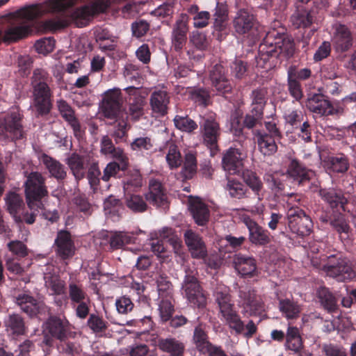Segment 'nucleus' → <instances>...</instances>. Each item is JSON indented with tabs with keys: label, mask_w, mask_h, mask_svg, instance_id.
I'll return each mask as SVG.
<instances>
[{
	"label": "nucleus",
	"mask_w": 356,
	"mask_h": 356,
	"mask_svg": "<svg viewBox=\"0 0 356 356\" xmlns=\"http://www.w3.org/2000/svg\"><path fill=\"white\" fill-rule=\"evenodd\" d=\"M232 264L237 273L241 276H253L257 270L254 259L241 253L234 254Z\"/></svg>",
	"instance_id": "4be33fe9"
},
{
	"label": "nucleus",
	"mask_w": 356,
	"mask_h": 356,
	"mask_svg": "<svg viewBox=\"0 0 356 356\" xmlns=\"http://www.w3.org/2000/svg\"><path fill=\"white\" fill-rule=\"evenodd\" d=\"M132 241L133 237L131 235L125 232H118L111 234L109 243L112 249H120L124 245L131 243Z\"/></svg>",
	"instance_id": "3c124183"
},
{
	"label": "nucleus",
	"mask_w": 356,
	"mask_h": 356,
	"mask_svg": "<svg viewBox=\"0 0 356 356\" xmlns=\"http://www.w3.org/2000/svg\"><path fill=\"white\" fill-rule=\"evenodd\" d=\"M40 159L51 177L58 181H61L66 178L67 171L65 167L60 161L46 154H43Z\"/></svg>",
	"instance_id": "c756f323"
},
{
	"label": "nucleus",
	"mask_w": 356,
	"mask_h": 356,
	"mask_svg": "<svg viewBox=\"0 0 356 356\" xmlns=\"http://www.w3.org/2000/svg\"><path fill=\"white\" fill-rule=\"evenodd\" d=\"M216 302L218 303L220 314L229 327L236 334H241L244 329V324L234 309L231 296L225 286L219 287L215 292Z\"/></svg>",
	"instance_id": "20e7f679"
},
{
	"label": "nucleus",
	"mask_w": 356,
	"mask_h": 356,
	"mask_svg": "<svg viewBox=\"0 0 356 356\" xmlns=\"http://www.w3.org/2000/svg\"><path fill=\"white\" fill-rule=\"evenodd\" d=\"M244 222L248 229L249 239L252 243L264 245L270 242V234L268 230L249 218H245Z\"/></svg>",
	"instance_id": "aec40b11"
},
{
	"label": "nucleus",
	"mask_w": 356,
	"mask_h": 356,
	"mask_svg": "<svg viewBox=\"0 0 356 356\" xmlns=\"http://www.w3.org/2000/svg\"><path fill=\"white\" fill-rule=\"evenodd\" d=\"M286 175L294 181L302 184L309 181L314 176V172L306 168L297 160L293 159L288 165Z\"/></svg>",
	"instance_id": "b1692460"
},
{
	"label": "nucleus",
	"mask_w": 356,
	"mask_h": 356,
	"mask_svg": "<svg viewBox=\"0 0 356 356\" xmlns=\"http://www.w3.org/2000/svg\"><path fill=\"white\" fill-rule=\"evenodd\" d=\"M243 154L239 149L229 148L222 157V167L230 174L240 172L243 166Z\"/></svg>",
	"instance_id": "5701e85b"
},
{
	"label": "nucleus",
	"mask_w": 356,
	"mask_h": 356,
	"mask_svg": "<svg viewBox=\"0 0 356 356\" xmlns=\"http://www.w3.org/2000/svg\"><path fill=\"white\" fill-rule=\"evenodd\" d=\"M314 17V11L298 10L291 16V22L296 28H305L313 23Z\"/></svg>",
	"instance_id": "37998d69"
},
{
	"label": "nucleus",
	"mask_w": 356,
	"mask_h": 356,
	"mask_svg": "<svg viewBox=\"0 0 356 356\" xmlns=\"http://www.w3.org/2000/svg\"><path fill=\"white\" fill-rule=\"evenodd\" d=\"M325 163L328 169L335 172H345L349 167L348 158L343 154L328 156Z\"/></svg>",
	"instance_id": "79ce46f5"
},
{
	"label": "nucleus",
	"mask_w": 356,
	"mask_h": 356,
	"mask_svg": "<svg viewBox=\"0 0 356 356\" xmlns=\"http://www.w3.org/2000/svg\"><path fill=\"white\" fill-rule=\"evenodd\" d=\"M240 302L244 309L251 315H257L264 311V305L261 298L250 288H241L238 291Z\"/></svg>",
	"instance_id": "f8f14e48"
},
{
	"label": "nucleus",
	"mask_w": 356,
	"mask_h": 356,
	"mask_svg": "<svg viewBox=\"0 0 356 356\" xmlns=\"http://www.w3.org/2000/svg\"><path fill=\"white\" fill-rule=\"evenodd\" d=\"M7 248L17 258H24L29 254L26 245L21 241H11L7 244Z\"/></svg>",
	"instance_id": "680f3d73"
},
{
	"label": "nucleus",
	"mask_w": 356,
	"mask_h": 356,
	"mask_svg": "<svg viewBox=\"0 0 356 356\" xmlns=\"http://www.w3.org/2000/svg\"><path fill=\"white\" fill-rule=\"evenodd\" d=\"M209 76L212 86L218 92L225 94L232 90V85L225 75V69L222 65H214L210 71Z\"/></svg>",
	"instance_id": "412c9836"
},
{
	"label": "nucleus",
	"mask_w": 356,
	"mask_h": 356,
	"mask_svg": "<svg viewBox=\"0 0 356 356\" xmlns=\"http://www.w3.org/2000/svg\"><path fill=\"white\" fill-rule=\"evenodd\" d=\"M102 110L105 118L122 121L128 118L127 113L122 108V97L119 88H113L104 92L102 103Z\"/></svg>",
	"instance_id": "39448f33"
},
{
	"label": "nucleus",
	"mask_w": 356,
	"mask_h": 356,
	"mask_svg": "<svg viewBox=\"0 0 356 356\" xmlns=\"http://www.w3.org/2000/svg\"><path fill=\"white\" fill-rule=\"evenodd\" d=\"M174 124L177 129L188 133H191L197 128V124L188 116L176 115Z\"/></svg>",
	"instance_id": "5fc2aeb1"
},
{
	"label": "nucleus",
	"mask_w": 356,
	"mask_h": 356,
	"mask_svg": "<svg viewBox=\"0 0 356 356\" xmlns=\"http://www.w3.org/2000/svg\"><path fill=\"white\" fill-rule=\"evenodd\" d=\"M275 46L277 47V56L280 54H284L287 56H291L293 54V42L285 35H283L282 38H278Z\"/></svg>",
	"instance_id": "052dcab7"
},
{
	"label": "nucleus",
	"mask_w": 356,
	"mask_h": 356,
	"mask_svg": "<svg viewBox=\"0 0 356 356\" xmlns=\"http://www.w3.org/2000/svg\"><path fill=\"white\" fill-rule=\"evenodd\" d=\"M156 346L159 350L170 356H184L185 352L184 343L174 337L159 338Z\"/></svg>",
	"instance_id": "cd10ccee"
},
{
	"label": "nucleus",
	"mask_w": 356,
	"mask_h": 356,
	"mask_svg": "<svg viewBox=\"0 0 356 356\" xmlns=\"http://www.w3.org/2000/svg\"><path fill=\"white\" fill-rule=\"evenodd\" d=\"M159 298L172 297V288L167 276L159 275L156 278Z\"/></svg>",
	"instance_id": "13d9d810"
},
{
	"label": "nucleus",
	"mask_w": 356,
	"mask_h": 356,
	"mask_svg": "<svg viewBox=\"0 0 356 356\" xmlns=\"http://www.w3.org/2000/svg\"><path fill=\"white\" fill-rule=\"evenodd\" d=\"M318 297L325 309L330 312L337 310V300L327 289L321 288L318 291Z\"/></svg>",
	"instance_id": "49530a36"
},
{
	"label": "nucleus",
	"mask_w": 356,
	"mask_h": 356,
	"mask_svg": "<svg viewBox=\"0 0 356 356\" xmlns=\"http://www.w3.org/2000/svg\"><path fill=\"white\" fill-rule=\"evenodd\" d=\"M188 17L186 14H181L173 24L171 42L172 47L176 51H180L184 47L188 31Z\"/></svg>",
	"instance_id": "ddd939ff"
},
{
	"label": "nucleus",
	"mask_w": 356,
	"mask_h": 356,
	"mask_svg": "<svg viewBox=\"0 0 356 356\" xmlns=\"http://www.w3.org/2000/svg\"><path fill=\"white\" fill-rule=\"evenodd\" d=\"M130 146L133 151L140 153L151 151L154 147L152 139L147 136L135 138Z\"/></svg>",
	"instance_id": "4d7b16f0"
},
{
	"label": "nucleus",
	"mask_w": 356,
	"mask_h": 356,
	"mask_svg": "<svg viewBox=\"0 0 356 356\" xmlns=\"http://www.w3.org/2000/svg\"><path fill=\"white\" fill-rule=\"evenodd\" d=\"M55 250L63 259L72 257L75 253L74 244L70 234L67 231H60L55 239Z\"/></svg>",
	"instance_id": "f3484780"
},
{
	"label": "nucleus",
	"mask_w": 356,
	"mask_h": 356,
	"mask_svg": "<svg viewBox=\"0 0 356 356\" xmlns=\"http://www.w3.org/2000/svg\"><path fill=\"white\" fill-rule=\"evenodd\" d=\"M200 124L204 143L211 149L216 148L220 129L215 116L210 115L203 117Z\"/></svg>",
	"instance_id": "9b49d317"
},
{
	"label": "nucleus",
	"mask_w": 356,
	"mask_h": 356,
	"mask_svg": "<svg viewBox=\"0 0 356 356\" xmlns=\"http://www.w3.org/2000/svg\"><path fill=\"white\" fill-rule=\"evenodd\" d=\"M253 134L257 140L259 149L264 155H272L276 152L277 146V139L268 136L266 133H263L259 130L253 131Z\"/></svg>",
	"instance_id": "f704fd0d"
},
{
	"label": "nucleus",
	"mask_w": 356,
	"mask_h": 356,
	"mask_svg": "<svg viewBox=\"0 0 356 356\" xmlns=\"http://www.w3.org/2000/svg\"><path fill=\"white\" fill-rule=\"evenodd\" d=\"M193 342L196 349L204 355H205V351L212 345L209 340L207 332L202 325L195 327L193 335Z\"/></svg>",
	"instance_id": "a19ab883"
},
{
	"label": "nucleus",
	"mask_w": 356,
	"mask_h": 356,
	"mask_svg": "<svg viewBox=\"0 0 356 356\" xmlns=\"http://www.w3.org/2000/svg\"><path fill=\"white\" fill-rule=\"evenodd\" d=\"M243 180L252 191L259 195L263 188V184L259 177L252 171H247L243 173Z\"/></svg>",
	"instance_id": "bf43d9fd"
},
{
	"label": "nucleus",
	"mask_w": 356,
	"mask_h": 356,
	"mask_svg": "<svg viewBox=\"0 0 356 356\" xmlns=\"http://www.w3.org/2000/svg\"><path fill=\"white\" fill-rule=\"evenodd\" d=\"M44 285L52 292V294L60 295L63 293L65 284L54 272L53 266H47L44 273Z\"/></svg>",
	"instance_id": "e433bc0d"
},
{
	"label": "nucleus",
	"mask_w": 356,
	"mask_h": 356,
	"mask_svg": "<svg viewBox=\"0 0 356 356\" xmlns=\"http://www.w3.org/2000/svg\"><path fill=\"white\" fill-rule=\"evenodd\" d=\"M6 331L13 335H24L26 331L25 322L22 316L18 314H8L3 321Z\"/></svg>",
	"instance_id": "72a5a7b5"
},
{
	"label": "nucleus",
	"mask_w": 356,
	"mask_h": 356,
	"mask_svg": "<svg viewBox=\"0 0 356 356\" xmlns=\"http://www.w3.org/2000/svg\"><path fill=\"white\" fill-rule=\"evenodd\" d=\"M43 343L51 346L53 339L63 341L66 337L67 323L56 316H50L42 325Z\"/></svg>",
	"instance_id": "1a4fd4ad"
},
{
	"label": "nucleus",
	"mask_w": 356,
	"mask_h": 356,
	"mask_svg": "<svg viewBox=\"0 0 356 356\" xmlns=\"http://www.w3.org/2000/svg\"><path fill=\"white\" fill-rule=\"evenodd\" d=\"M145 200L156 207H161L167 203V194L163 184L158 180L152 179L149 182V191L145 195Z\"/></svg>",
	"instance_id": "6ab92c4d"
},
{
	"label": "nucleus",
	"mask_w": 356,
	"mask_h": 356,
	"mask_svg": "<svg viewBox=\"0 0 356 356\" xmlns=\"http://www.w3.org/2000/svg\"><path fill=\"white\" fill-rule=\"evenodd\" d=\"M233 28L235 33L238 35H251L257 30V22L248 9H239L232 20Z\"/></svg>",
	"instance_id": "9d476101"
},
{
	"label": "nucleus",
	"mask_w": 356,
	"mask_h": 356,
	"mask_svg": "<svg viewBox=\"0 0 356 356\" xmlns=\"http://www.w3.org/2000/svg\"><path fill=\"white\" fill-rule=\"evenodd\" d=\"M228 10L227 6L223 3H217L216 12L213 15L215 20V26L219 29H222L224 23L227 19Z\"/></svg>",
	"instance_id": "69168bd1"
},
{
	"label": "nucleus",
	"mask_w": 356,
	"mask_h": 356,
	"mask_svg": "<svg viewBox=\"0 0 356 356\" xmlns=\"http://www.w3.org/2000/svg\"><path fill=\"white\" fill-rule=\"evenodd\" d=\"M191 211L195 222L200 226L207 223L209 218V211L205 204L195 200L191 204Z\"/></svg>",
	"instance_id": "58836bf2"
},
{
	"label": "nucleus",
	"mask_w": 356,
	"mask_h": 356,
	"mask_svg": "<svg viewBox=\"0 0 356 356\" xmlns=\"http://www.w3.org/2000/svg\"><path fill=\"white\" fill-rule=\"evenodd\" d=\"M88 327L95 333L102 332L107 329V323L99 316L92 314L88 320Z\"/></svg>",
	"instance_id": "338daca9"
},
{
	"label": "nucleus",
	"mask_w": 356,
	"mask_h": 356,
	"mask_svg": "<svg viewBox=\"0 0 356 356\" xmlns=\"http://www.w3.org/2000/svg\"><path fill=\"white\" fill-rule=\"evenodd\" d=\"M88 163L86 156L76 152L70 154L65 159V163L76 180L82 179L85 177Z\"/></svg>",
	"instance_id": "a878e982"
},
{
	"label": "nucleus",
	"mask_w": 356,
	"mask_h": 356,
	"mask_svg": "<svg viewBox=\"0 0 356 356\" xmlns=\"http://www.w3.org/2000/svg\"><path fill=\"white\" fill-rule=\"evenodd\" d=\"M76 1L48 0L18 10L3 31V42L14 43L26 38L32 32V22L47 13H60L41 23V27L44 31L54 32L67 27L70 20L74 21L77 26H83L90 17L104 12L109 6L108 0H95L90 5L76 8L70 16L67 15L65 11L74 6Z\"/></svg>",
	"instance_id": "f257e3e1"
},
{
	"label": "nucleus",
	"mask_w": 356,
	"mask_h": 356,
	"mask_svg": "<svg viewBox=\"0 0 356 356\" xmlns=\"http://www.w3.org/2000/svg\"><path fill=\"white\" fill-rule=\"evenodd\" d=\"M58 110L63 118L68 122L73 129L74 136L77 138L82 136L83 131L81 129L80 123L75 117L74 111L71 106L64 100L57 102Z\"/></svg>",
	"instance_id": "2f4dec72"
},
{
	"label": "nucleus",
	"mask_w": 356,
	"mask_h": 356,
	"mask_svg": "<svg viewBox=\"0 0 356 356\" xmlns=\"http://www.w3.org/2000/svg\"><path fill=\"white\" fill-rule=\"evenodd\" d=\"M333 44L337 51L348 50L353 44V38L348 29L344 25H339L333 40Z\"/></svg>",
	"instance_id": "473e14b6"
},
{
	"label": "nucleus",
	"mask_w": 356,
	"mask_h": 356,
	"mask_svg": "<svg viewBox=\"0 0 356 356\" xmlns=\"http://www.w3.org/2000/svg\"><path fill=\"white\" fill-rule=\"evenodd\" d=\"M129 102V113L134 120H138L143 114V108L145 104V99L132 100Z\"/></svg>",
	"instance_id": "e2e57ef3"
},
{
	"label": "nucleus",
	"mask_w": 356,
	"mask_h": 356,
	"mask_svg": "<svg viewBox=\"0 0 356 356\" xmlns=\"http://www.w3.org/2000/svg\"><path fill=\"white\" fill-rule=\"evenodd\" d=\"M286 349L296 353H300L303 349V343L298 328L289 326L286 333Z\"/></svg>",
	"instance_id": "4c0bfd02"
},
{
	"label": "nucleus",
	"mask_w": 356,
	"mask_h": 356,
	"mask_svg": "<svg viewBox=\"0 0 356 356\" xmlns=\"http://www.w3.org/2000/svg\"><path fill=\"white\" fill-rule=\"evenodd\" d=\"M284 33L275 30L270 31L267 33L264 42L259 46V52L266 60L268 57H277V47L275 43L278 42V38H282Z\"/></svg>",
	"instance_id": "bb28decb"
},
{
	"label": "nucleus",
	"mask_w": 356,
	"mask_h": 356,
	"mask_svg": "<svg viewBox=\"0 0 356 356\" xmlns=\"http://www.w3.org/2000/svg\"><path fill=\"white\" fill-rule=\"evenodd\" d=\"M225 188L232 198L241 200L247 197L248 189L238 181L228 179Z\"/></svg>",
	"instance_id": "a18cd8bd"
},
{
	"label": "nucleus",
	"mask_w": 356,
	"mask_h": 356,
	"mask_svg": "<svg viewBox=\"0 0 356 356\" xmlns=\"http://www.w3.org/2000/svg\"><path fill=\"white\" fill-rule=\"evenodd\" d=\"M288 90L291 96L296 101H300L303 97L300 83L296 79H293L291 75H289L288 77Z\"/></svg>",
	"instance_id": "774afa93"
},
{
	"label": "nucleus",
	"mask_w": 356,
	"mask_h": 356,
	"mask_svg": "<svg viewBox=\"0 0 356 356\" xmlns=\"http://www.w3.org/2000/svg\"><path fill=\"white\" fill-rule=\"evenodd\" d=\"M307 108L312 113L320 116L334 114V108L330 102L320 93L311 95L307 99Z\"/></svg>",
	"instance_id": "2eb2a0df"
},
{
	"label": "nucleus",
	"mask_w": 356,
	"mask_h": 356,
	"mask_svg": "<svg viewBox=\"0 0 356 356\" xmlns=\"http://www.w3.org/2000/svg\"><path fill=\"white\" fill-rule=\"evenodd\" d=\"M289 227L292 232L305 236L312 230L313 223L311 218L299 207H291L287 211Z\"/></svg>",
	"instance_id": "0eeeda50"
},
{
	"label": "nucleus",
	"mask_w": 356,
	"mask_h": 356,
	"mask_svg": "<svg viewBox=\"0 0 356 356\" xmlns=\"http://www.w3.org/2000/svg\"><path fill=\"white\" fill-rule=\"evenodd\" d=\"M197 170L196 158L193 154H187L181 170V174L185 179H191Z\"/></svg>",
	"instance_id": "6e6d98bb"
},
{
	"label": "nucleus",
	"mask_w": 356,
	"mask_h": 356,
	"mask_svg": "<svg viewBox=\"0 0 356 356\" xmlns=\"http://www.w3.org/2000/svg\"><path fill=\"white\" fill-rule=\"evenodd\" d=\"M279 309L288 319L297 318L302 311V307L300 304L288 298L280 300Z\"/></svg>",
	"instance_id": "ea45409f"
},
{
	"label": "nucleus",
	"mask_w": 356,
	"mask_h": 356,
	"mask_svg": "<svg viewBox=\"0 0 356 356\" xmlns=\"http://www.w3.org/2000/svg\"><path fill=\"white\" fill-rule=\"evenodd\" d=\"M15 302L22 312L31 317L39 314L42 308V304L26 293H21L17 295L15 297Z\"/></svg>",
	"instance_id": "393cba45"
},
{
	"label": "nucleus",
	"mask_w": 356,
	"mask_h": 356,
	"mask_svg": "<svg viewBox=\"0 0 356 356\" xmlns=\"http://www.w3.org/2000/svg\"><path fill=\"white\" fill-rule=\"evenodd\" d=\"M311 261L314 266L322 268L328 276L335 278L339 282L350 280L355 275L346 260L337 259L334 255H323L320 259L313 257Z\"/></svg>",
	"instance_id": "f03ea898"
},
{
	"label": "nucleus",
	"mask_w": 356,
	"mask_h": 356,
	"mask_svg": "<svg viewBox=\"0 0 356 356\" xmlns=\"http://www.w3.org/2000/svg\"><path fill=\"white\" fill-rule=\"evenodd\" d=\"M69 297L72 305L89 300L81 285L72 282L69 284Z\"/></svg>",
	"instance_id": "8fccbe9b"
},
{
	"label": "nucleus",
	"mask_w": 356,
	"mask_h": 356,
	"mask_svg": "<svg viewBox=\"0 0 356 356\" xmlns=\"http://www.w3.org/2000/svg\"><path fill=\"white\" fill-rule=\"evenodd\" d=\"M5 201L6 209L13 217L15 221L22 222V219L18 216L24 206L22 197L15 192H10L6 194Z\"/></svg>",
	"instance_id": "c9c22d12"
},
{
	"label": "nucleus",
	"mask_w": 356,
	"mask_h": 356,
	"mask_svg": "<svg viewBox=\"0 0 356 356\" xmlns=\"http://www.w3.org/2000/svg\"><path fill=\"white\" fill-rule=\"evenodd\" d=\"M34 106L40 115H47L51 108V91L49 85L33 87Z\"/></svg>",
	"instance_id": "4468645a"
},
{
	"label": "nucleus",
	"mask_w": 356,
	"mask_h": 356,
	"mask_svg": "<svg viewBox=\"0 0 356 356\" xmlns=\"http://www.w3.org/2000/svg\"><path fill=\"white\" fill-rule=\"evenodd\" d=\"M161 300L159 304V311L163 321L170 320L174 312V306L172 304V297L159 298Z\"/></svg>",
	"instance_id": "603ef678"
},
{
	"label": "nucleus",
	"mask_w": 356,
	"mask_h": 356,
	"mask_svg": "<svg viewBox=\"0 0 356 356\" xmlns=\"http://www.w3.org/2000/svg\"><path fill=\"white\" fill-rule=\"evenodd\" d=\"M24 136L21 114L18 111L10 112L3 120L0 122V138L16 140L22 139Z\"/></svg>",
	"instance_id": "423d86ee"
},
{
	"label": "nucleus",
	"mask_w": 356,
	"mask_h": 356,
	"mask_svg": "<svg viewBox=\"0 0 356 356\" xmlns=\"http://www.w3.org/2000/svg\"><path fill=\"white\" fill-rule=\"evenodd\" d=\"M126 206L134 213H143L147 211V204L143 197L137 194L124 195Z\"/></svg>",
	"instance_id": "c03bdc74"
},
{
	"label": "nucleus",
	"mask_w": 356,
	"mask_h": 356,
	"mask_svg": "<svg viewBox=\"0 0 356 356\" xmlns=\"http://www.w3.org/2000/svg\"><path fill=\"white\" fill-rule=\"evenodd\" d=\"M26 181L24 183L26 201L29 209L42 208V199L48 195L45 184L46 179L39 172H25Z\"/></svg>",
	"instance_id": "7ed1b4c3"
},
{
	"label": "nucleus",
	"mask_w": 356,
	"mask_h": 356,
	"mask_svg": "<svg viewBox=\"0 0 356 356\" xmlns=\"http://www.w3.org/2000/svg\"><path fill=\"white\" fill-rule=\"evenodd\" d=\"M266 90L264 88L254 90L251 94L252 109L263 113L266 102Z\"/></svg>",
	"instance_id": "864d4df0"
},
{
	"label": "nucleus",
	"mask_w": 356,
	"mask_h": 356,
	"mask_svg": "<svg viewBox=\"0 0 356 356\" xmlns=\"http://www.w3.org/2000/svg\"><path fill=\"white\" fill-rule=\"evenodd\" d=\"M159 237L161 241L168 242L175 252L179 250L181 242L172 228L163 227L159 231Z\"/></svg>",
	"instance_id": "09e8293b"
},
{
	"label": "nucleus",
	"mask_w": 356,
	"mask_h": 356,
	"mask_svg": "<svg viewBox=\"0 0 356 356\" xmlns=\"http://www.w3.org/2000/svg\"><path fill=\"white\" fill-rule=\"evenodd\" d=\"M182 289L186 298L191 304L198 307H203L205 305L206 298L193 271L186 270Z\"/></svg>",
	"instance_id": "6e6552de"
},
{
	"label": "nucleus",
	"mask_w": 356,
	"mask_h": 356,
	"mask_svg": "<svg viewBox=\"0 0 356 356\" xmlns=\"http://www.w3.org/2000/svg\"><path fill=\"white\" fill-rule=\"evenodd\" d=\"M319 220L323 222L329 223L339 234L341 235L343 234L348 236L350 227L341 213L334 211L332 214L327 213H322L319 217Z\"/></svg>",
	"instance_id": "7c9ffc66"
},
{
	"label": "nucleus",
	"mask_w": 356,
	"mask_h": 356,
	"mask_svg": "<svg viewBox=\"0 0 356 356\" xmlns=\"http://www.w3.org/2000/svg\"><path fill=\"white\" fill-rule=\"evenodd\" d=\"M166 161L170 168H177L180 165L181 162V154L175 145L170 144L169 145Z\"/></svg>",
	"instance_id": "0e129e2a"
},
{
	"label": "nucleus",
	"mask_w": 356,
	"mask_h": 356,
	"mask_svg": "<svg viewBox=\"0 0 356 356\" xmlns=\"http://www.w3.org/2000/svg\"><path fill=\"white\" fill-rule=\"evenodd\" d=\"M319 195L331 208L334 209L340 207L343 211H346L345 205L348 200L341 190L323 188L319 191Z\"/></svg>",
	"instance_id": "c85d7f7f"
},
{
	"label": "nucleus",
	"mask_w": 356,
	"mask_h": 356,
	"mask_svg": "<svg viewBox=\"0 0 356 356\" xmlns=\"http://www.w3.org/2000/svg\"><path fill=\"white\" fill-rule=\"evenodd\" d=\"M142 177L137 171L129 175L123 182L124 195L131 194L142 186Z\"/></svg>",
	"instance_id": "de8ad7c7"
},
{
	"label": "nucleus",
	"mask_w": 356,
	"mask_h": 356,
	"mask_svg": "<svg viewBox=\"0 0 356 356\" xmlns=\"http://www.w3.org/2000/svg\"><path fill=\"white\" fill-rule=\"evenodd\" d=\"M185 243L192 257L196 259H204L207 251L202 238L192 229H187L184 234Z\"/></svg>",
	"instance_id": "dca6fc26"
},
{
	"label": "nucleus",
	"mask_w": 356,
	"mask_h": 356,
	"mask_svg": "<svg viewBox=\"0 0 356 356\" xmlns=\"http://www.w3.org/2000/svg\"><path fill=\"white\" fill-rule=\"evenodd\" d=\"M170 95L168 91L158 89L153 91L149 97V104L153 113L164 116L168 113Z\"/></svg>",
	"instance_id": "a211bd4d"
}]
</instances>
